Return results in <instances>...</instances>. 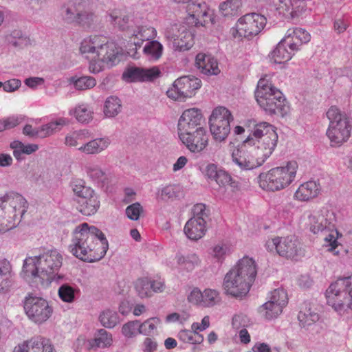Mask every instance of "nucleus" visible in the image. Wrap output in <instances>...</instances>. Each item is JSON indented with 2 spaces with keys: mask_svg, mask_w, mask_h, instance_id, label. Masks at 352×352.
Returning <instances> with one entry per match:
<instances>
[{
  "mask_svg": "<svg viewBox=\"0 0 352 352\" xmlns=\"http://www.w3.org/2000/svg\"><path fill=\"white\" fill-rule=\"evenodd\" d=\"M265 246L268 252H276L287 259L298 261L305 255L303 243L294 235L268 239Z\"/></svg>",
  "mask_w": 352,
  "mask_h": 352,
  "instance_id": "10",
  "label": "nucleus"
},
{
  "mask_svg": "<svg viewBox=\"0 0 352 352\" xmlns=\"http://www.w3.org/2000/svg\"><path fill=\"white\" fill-rule=\"evenodd\" d=\"M336 221V214L329 206H323L314 211L308 217L307 226L314 234H323L327 230L332 229Z\"/></svg>",
  "mask_w": 352,
  "mask_h": 352,
  "instance_id": "17",
  "label": "nucleus"
},
{
  "mask_svg": "<svg viewBox=\"0 0 352 352\" xmlns=\"http://www.w3.org/2000/svg\"><path fill=\"white\" fill-rule=\"evenodd\" d=\"M202 306L212 307L219 300V295L217 291L212 289H206L203 292Z\"/></svg>",
  "mask_w": 352,
  "mask_h": 352,
  "instance_id": "53",
  "label": "nucleus"
},
{
  "mask_svg": "<svg viewBox=\"0 0 352 352\" xmlns=\"http://www.w3.org/2000/svg\"><path fill=\"white\" fill-rule=\"evenodd\" d=\"M110 143L108 138H98L82 144L78 149L87 155H96L106 150Z\"/></svg>",
  "mask_w": 352,
  "mask_h": 352,
  "instance_id": "33",
  "label": "nucleus"
},
{
  "mask_svg": "<svg viewBox=\"0 0 352 352\" xmlns=\"http://www.w3.org/2000/svg\"><path fill=\"white\" fill-rule=\"evenodd\" d=\"M267 21V18L260 13H247L237 19L230 33L235 39L250 41L264 30Z\"/></svg>",
  "mask_w": 352,
  "mask_h": 352,
  "instance_id": "9",
  "label": "nucleus"
},
{
  "mask_svg": "<svg viewBox=\"0 0 352 352\" xmlns=\"http://www.w3.org/2000/svg\"><path fill=\"white\" fill-rule=\"evenodd\" d=\"M207 227L205 218L192 217L185 224L184 232L186 236L193 241L201 239L206 233Z\"/></svg>",
  "mask_w": 352,
  "mask_h": 352,
  "instance_id": "27",
  "label": "nucleus"
},
{
  "mask_svg": "<svg viewBox=\"0 0 352 352\" xmlns=\"http://www.w3.org/2000/svg\"><path fill=\"white\" fill-rule=\"evenodd\" d=\"M164 36L168 45L175 52L188 51L195 43V32L182 24L174 23L168 25L165 30Z\"/></svg>",
  "mask_w": 352,
  "mask_h": 352,
  "instance_id": "11",
  "label": "nucleus"
},
{
  "mask_svg": "<svg viewBox=\"0 0 352 352\" xmlns=\"http://www.w3.org/2000/svg\"><path fill=\"white\" fill-rule=\"evenodd\" d=\"M105 44V37L102 36H90L85 38L80 46V53L89 60H98L99 52Z\"/></svg>",
  "mask_w": 352,
  "mask_h": 352,
  "instance_id": "24",
  "label": "nucleus"
},
{
  "mask_svg": "<svg viewBox=\"0 0 352 352\" xmlns=\"http://www.w3.org/2000/svg\"><path fill=\"white\" fill-rule=\"evenodd\" d=\"M175 260L179 267L187 271H192L201 263L199 256L195 253H189L186 255L177 253Z\"/></svg>",
  "mask_w": 352,
  "mask_h": 352,
  "instance_id": "38",
  "label": "nucleus"
},
{
  "mask_svg": "<svg viewBox=\"0 0 352 352\" xmlns=\"http://www.w3.org/2000/svg\"><path fill=\"white\" fill-rule=\"evenodd\" d=\"M176 85L181 89L182 94L186 98H190L195 90L201 86V81L194 76H183L176 80Z\"/></svg>",
  "mask_w": 352,
  "mask_h": 352,
  "instance_id": "32",
  "label": "nucleus"
},
{
  "mask_svg": "<svg viewBox=\"0 0 352 352\" xmlns=\"http://www.w3.org/2000/svg\"><path fill=\"white\" fill-rule=\"evenodd\" d=\"M229 253V248L227 245L223 243H219L215 245L211 252L212 256L217 259L219 262L222 263L226 255Z\"/></svg>",
  "mask_w": 352,
  "mask_h": 352,
  "instance_id": "57",
  "label": "nucleus"
},
{
  "mask_svg": "<svg viewBox=\"0 0 352 352\" xmlns=\"http://www.w3.org/2000/svg\"><path fill=\"white\" fill-rule=\"evenodd\" d=\"M134 289L140 298L152 296V290L150 287V278L148 277L138 278L134 282Z\"/></svg>",
  "mask_w": 352,
  "mask_h": 352,
  "instance_id": "46",
  "label": "nucleus"
},
{
  "mask_svg": "<svg viewBox=\"0 0 352 352\" xmlns=\"http://www.w3.org/2000/svg\"><path fill=\"white\" fill-rule=\"evenodd\" d=\"M109 21L121 30H126L129 28L130 16L124 10L115 9L109 13Z\"/></svg>",
  "mask_w": 352,
  "mask_h": 352,
  "instance_id": "40",
  "label": "nucleus"
},
{
  "mask_svg": "<svg viewBox=\"0 0 352 352\" xmlns=\"http://www.w3.org/2000/svg\"><path fill=\"white\" fill-rule=\"evenodd\" d=\"M0 208L3 212L19 223L28 208V204L21 195L11 191L0 197Z\"/></svg>",
  "mask_w": 352,
  "mask_h": 352,
  "instance_id": "14",
  "label": "nucleus"
},
{
  "mask_svg": "<svg viewBox=\"0 0 352 352\" xmlns=\"http://www.w3.org/2000/svg\"><path fill=\"white\" fill-rule=\"evenodd\" d=\"M142 212L143 208L139 203L133 204L126 208V214L127 217L133 221L138 220L140 214Z\"/></svg>",
  "mask_w": 352,
  "mask_h": 352,
  "instance_id": "59",
  "label": "nucleus"
},
{
  "mask_svg": "<svg viewBox=\"0 0 352 352\" xmlns=\"http://www.w3.org/2000/svg\"><path fill=\"white\" fill-rule=\"evenodd\" d=\"M10 146L14 149L13 154L16 158H19L21 153L30 155L38 148L37 144H30L25 145L19 141H14L11 143Z\"/></svg>",
  "mask_w": 352,
  "mask_h": 352,
  "instance_id": "48",
  "label": "nucleus"
},
{
  "mask_svg": "<svg viewBox=\"0 0 352 352\" xmlns=\"http://www.w3.org/2000/svg\"><path fill=\"white\" fill-rule=\"evenodd\" d=\"M195 66L205 75H217L220 73L217 60L210 54L198 53L195 57Z\"/></svg>",
  "mask_w": 352,
  "mask_h": 352,
  "instance_id": "28",
  "label": "nucleus"
},
{
  "mask_svg": "<svg viewBox=\"0 0 352 352\" xmlns=\"http://www.w3.org/2000/svg\"><path fill=\"white\" fill-rule=\"evenodd\" d=\"M326 116L329 120L327 136L331 146H340L346 142L351 136L352 124L350 119L336 106H331Z\"/></svg>",
  "mask_w": 352,
  "mask_h": 352,
  "instance_id": "8",
  "label": "nucleus"
},
{
  "mask_svg": "<svg viewBox=\"0 0 352 352\" xmlns=\"http://www.w3.org/2000/svg\"><path fill=\"white\" fill-rule=\"evenodd\" d=\"M204 118L201 109L195 107L186 109L178 120V135L204 127Z\"/></svg>",
  "mask_w": 352,
  "mask_h": 352,
  "instance_id": "19",
  "label": "nucleus"
},
{
  "mask_svg": "<svg viewBox=\"0 0 352 352\" xmlns=\"http://www.w3.org/2000/svg\"><path fill=\"white\" fill-rule=\"evenodd\" d=\"M296 52H297L296 45L292 44L289 40L284 37L269 56L272 62L281 64L289 60Z\"/></svg>",
  "mask_w": 352,
  "mask_h": 352,
  "instance_id": "25",
  "label": "nucleus"
},
{
  "mask_svg": "<svg viewBox=\"0 0 352 352\" xmlns=\"http://www.w3.org/2000/svg\"><path fill=\"white\" fill-rule=\"evenodd\" d=\"M278 142L277 128L267 122L254 124L240 147L232 152L233 162L242 170L261 166L272 155Z\"/></svg>",
  "mask_w": 352,
  "mask_h": 352,
  "instance_id": "1",
  "label": "nucleus"
},
{
  "mask_svg": "<svg viewBox=\"0 0 352 352\" xmlns=\"http://www.w3.org/2000/svg\"><path fill=\"white\" fill-rule=\"evenodd\" d=\"M12 352H56L52 342L44 337H32L19 343Z\"/></svg>",
  "mask_w": 352,
  "mask_h": 352,
  "instance_id": "21",
  "label": "nucleus"
},
{
  "mask_svg": "<svg viewBox=\"0 0 352 352\" xmlns=\"http://www.w3.org/2000/svg\"><path fill=\"white\" fill-rule=\"evenodd\" d=\"M75 87L78 90H86L94 87L96 80L91 76H82L74 81Z\"/></svg>",
  "mask_w": 352,
  "mask_h": 352,
  "instance_id": "55",
  "label": "nucleus"
},
{
  "mask_svg": "<svg viewBox=\"0 0 352 352\" xmlns=\"http://www.w3.org/2000/svg\"><path fill=\"white\" fill-rule=\"evenodd\" d=\"M73 114L82 123H87L93 119V109L87 104H80L75 107Z\"/></svg>",
  "mask_w": 352,
  "mask_h": 352,
  "instance_id": "45",
  "label": "nucleus"
},
{
  "mask_svg": "<svg viewBox=\"0 0 352 352\" xmlns=\"http://www.w3.org/2000/svg\"><path fill=\"white\" fill-rule=\"evenodd\" d=\"M101 324L107 328L114 327L119 322L118 314L114 311L106 310L100 315Z\"/></svg>",
  "mask_w": 352,
  "mask_h": 352,
  "instance_id": "50",
  "label": "nucleus"
},
{
  "mask_svg": "<svg viewBox=\"0 0 352 352\" xmlns=\"http://www.w3.org/2000/svg\"><path fill=\"white\" fill-rule=\"evenodd\" d=\"M68 124L65 118H59L54 122H51L43 125L40 130L34 131L31 125L27 124L24 126L23 132L26 135L45 138L52 135L54 131L60 130V128Z\"/></svg>",
  "mask_w": 352,
  "mask_h": 352,
  "instance_id": "30",
  "label": "nucleus"
},
{
  "mask_svg": "<svg viewBox=\"0 0 352 352\" xmlns=\"http://www.w3.org/2000/svg\"><path fill=\"white\" fill-rule=\"evenodd\" d=\"M65 18L67 21L76 22L83 27H90L96 21V16L90 10L85 1L76 0L65 10Z\"/></svg>",
  "mask_w": 352,
  "mask_h": 352,
  "instance_id": "18",
  "label": "nucleus"
},
{
  "mask_svg": "<svg viewBox=\"0 0 352 352\" xmlns=\"http://www.w3.org/2000/svg\"><path fill=\"white\" fill-rule=\"evenodd\" d=\"M188 300L191 303L202 306V292L198 288H194L188 296Z\"/></svg>",
  "mask_w": 352,
  "mask_h": 352,
  "instance_id": "61",
  "label": "nucleus"
},
{
  "mask_svg": "<svg viewBox=\"0 0 352 352\" xmlns=\"http://www.w3.org/2000/svg\"><path fill=\"white\" fill-rule=\"evenodd\" d=\"M231 112L224 107H217L209 118L210 132L216 141L222 142L230 132Z\"/></svg>",
  "mask_w": 352,
  "mask_h": 352,
  "instance_id": "12",
  "label": "nucleus"
},
{
  "mask_svg": "<svg viewBox=\"0 0 352 352\" xmlns=\"http://www.w3.org/2000/svg\"><path fill=\"white\" fill-rule=\"evenodd\" d=\"M87 175L94 181L102 182L105 178V173L97 164L89 163L85 166Z\"/></svg>",
  "mask_w": 352,
  "mask_h": 352,
  "instance_id": "51",
  "label": "nucleus"
},
{
  "mask_svg": "<svg viewBox=\"0 0 352 352\" xmlns=\"http://www.w3.org/2000/svg\"><path fill=\"white\" fill-rule=\"evenodd\" d=\"M24 309L32 321L39 324L47 321L53 312L52 307L45 299L32 294L25 297Z\"/></svg>",
  "mask_w": 352,
  "mask_h": 352,
  "instance_id": "13",
  "label": "nucleus"
},
{
  "mask_svg": "<svg viewBox=\"0 0 352 352\" xmlns=\"http://www.w3.org/2000/svg\"><path fill=\"white\" fill-rule=\"evenodd\" d=\"M179 87L176 85V80L166 91L167 96L173 100H183L186 99L184 95L182 94Z\"/></svg>",
  "mask_w": 352,
  "mask_h": 352,
  "instance_id": "60",
  "label": "nucleus"
},
{
  "mask_svg": "<svg viewBox=\"0 0 352 352\" xmlns=\"http://www.w3.org/2000/svg\"><path fill=\"white\" fill-rule=\"evenodd\" d=\"M179 140L192 153H199L208 145L209 135L205 126L178 135Z\"/></svg>",
  "mask_w": 352,
  "mask_h": 352,
  "instance_id": "20",
  "label": "nucleus"
},
{
  "mask_svg": "<svg viewBox=\"0 0 352 352\" xmlns=\"http://www.w3.org/2000/svg\"><path fill=\"white\" fill-rule=\"evenodd\" d=\"M12 277L0 276V293L6 294L12 286Z\"/></svg>",
  "mask_w": 352,
  "mask_h": 352,
  "instance_id": "62",
  "label": "nucleus"
},
{
  "mask_svg": "<svg viewBox=\"0 0 352 352\" xmlns=\"http://www.w3.org/2000/svg\"><path fill=\"white\" fill-rule=\"evenodd\" d=\"M69 249L76 258L93 263L104 256L109 244L100 230L94 226H89L87 223H82L73 231Z\"/></svg>",
  "mask_w": 352,
  "mask_h": 352,
  "instance_id": "2",
  "label": "nucleus"
},
{
  "mask_svg": "<svg viewBox=\"0 0 352 352\" xmlns=\"http://www.w3.org/2000/svg\"><path fill=\"white\" fill-rule=\"evenodd\" d=\"M160 320L158 318H151L143 323L139 322V333L148 336L153 333Z\"/></svg>",
  "mask_w": 352,
  "mask_h": 352,
  "instance_id": "52",
  "label": "nucleus"
},
{
  "mask_svg": "<svg viewBox=\"0 0 352 352\" xmlns=\"http://www.w3.org/2000/svg\"><path fill=\"white\" fill-rule=\"evenodd\" d=\"M325 297L327 305L337 312L352 309V275L339 277L331 283Z\"/></svg>",
  "mask_w": 352,
  "mask_h": 352,
  "instance_id": "7",
  "label": "nucleus"
},
{
  "mask_svg": "<svg viewBox=\"0 0 352 352\" xmlns=\"http://www.w3.org/2000/svg\"><path fill=\"white\" fill-rule=\"evenodd\" d=\"M287 303L286 291L281 288L276 289L270 293L268 300L258 308V312L265 319L272 320L282 314Z\"/></svg>",
  "mask_w": 352,
  "mask_h": 352,
  "instance_id": "16",
  "label": "nucleus"
},
{
  "mask_svg": "<svg viewBox=\"0 0 352 352\" xmlns=\"http://www.w3.org/2000/svg\"><path fill=\"white\" fill-rule=\"evenodd\" d=\"M276 7L280 14L288 19H293L304 10L305 0H278Z\"/></svg>",
  "mask_w": 352,
  "mask_h": 352,
  "instance_id": "29",
  "label": "nucleus"
},
{
  "mask_svg": "<svg viewBox=\"0 0 352 352\" xmlns=\"http://www.w3.org/2000/svg\"><path fill=\"white\" fill-rule=\"evenodd\" d=\"M113 338L111 333L104 329H100L92 339L87 340L84 336H80L76 340L78 346L84 347L87 351L96 350L98 348H107L111 346Z\"/></svg>",
  "mask_w": 352,
  "mask_h": 352,
  "instance_id": "22",
  "label": "nucleus"
},
{
  "mask_svg": "<svg viewBox=\"0 0 352 352\" xmlns=\"http://www.w3.org/2000/svg\"><path fill=\"white\" fill-rule=\"evenodd\" d=\"M242 7L241 0H225L219 5V11L224 16L236 15Z\"/></svg>",
  "mask_w": 352,
  "mask_h": 352,
  "instance_id": "44",
  "label": "nucleus"
},
{
  "mask_svg": "<svg viewBox=\"0 0 352 352\" xmlns=\"http://www.w3.org/2000/svg\"><path fill=\"white\" fill-rule=\"evenodd\" d=\"M122 333L127 338H132L139 333V321L134 320L124 324L122 328Z\"/></svg>",
  "mask_w": 352,
  "mask_h": 352,
  "instance_id": "58",
  "label": "nucleus"
},
{
  "mask_svg": "<svg viewBox=\"0 0 352 352\" xmlns=\"http://www.w3.org/2000/svg\"><path fill=\"white\" fill-rule=\"evenodd\" d=\"M298 169L296 161L270 168L257 177L258 186L267 192H276L288 188L296 179Z\"/></svg>",
  "mask_w": 352,
  "mask_h": 352,
  "instance_id": "6",
  "label": "nucleus"
},
{
  "mask_svg": "<svg viewBox=\"0 0 352 352\" xmlns=\"http://www.w3.org/2000/svg\"><path fill=\"white\" fill-rule=\"evenodd\" d=\"M285 38L289 40L292 44L296 45L298 52L300 45L310 41L311 34L301 28H291L287 30Z\"/></svg>",
  "mask_w": 352,
  "mask_h": 352,
  "instance_id": "36",
  "label": "nucleus"
},
{
  "mask_svg": "<svg viewBox=\"0 0 352 352\" xmlns=\"http://www.w3.org/2000/svg\"><path fill=\"white\" fill-rule=\"evenodd\" d=\"M179 187L175 185H167L159 188L156 193V199L159 202L173 201L178 197Z\"/></svg>",
  "mask_w": 352,
  "mask_h": 352,
  "instance_id": "43",
  "label": "nucleus"
},
{
  "mask_svg": "<svg viewBox=\"0 0 352 352\" xmlns=\"http://www.w3.org/2000/svg\"><path fill=\"white\" fill-rule=\"evenodd\" d=\"M119 54L120 50L117 45L113 42L108 41L105 37V44L103 45L99 52L98 61L115 65L118 61Z\"/></svg>",
  "mask_w": 352,
  "mask_h": 352,
  "instance_id": "35",
  "label": "nucleus"
},
{
  "mask_svg": "<svg viewBox=\"0 0 352 352\" xmlns=\"http://www.w3.org/2000/svg\"><path fill=\"white\" fill-rule=\"evenodd\" d=\"M300 324L303 327L310 326L319 320V315L309 302H304L298 315Z\"/></svg>",
  "mask_w": 352,
  "mask_h": 352,
  "instance_id": "37",
  "label": "nucleus"
},
{
  "mask_svg": "<svg viewBox=\"0 0 352 352\" xmlns=\"http://www.w3.org/2000/svg\"><path fill=\"white\" fill-rule=\"evenodd\" d=\"M18 223L14 219L3 212L2 209L0 208V232H6L12 229Z\"/></svg>",
  "mask_w": 352,
  "mask_h": 352,
  "instance_id": "56",
  "label": "nucleus"
},
{
  "mask_svg": "<svg viewBox=\"0 0 352 352\" xmlns=\"http://www.w3.org/2000/svg\"><path fill=\"white\" fill-rule=\"evenodd\" d=\"M157 30L151 26H139L129 37V41L136 47L140 48L144 41H149L155 38Z\"/></svg>",
  "mask_w": 352,
  "mask_h": 352,
  "instance_id": "31",
  "label": "nucleus"
},
{
  "mask_svg": "<svg viewBox=\"0 0 352 352\" xmlns=\"http://www.w3.org/2000/svg\"><path fill=\"white\" fill-rule=\"evenodd\" d=\"M321 192L319 182L309 180L301 184L294 194V199L300 202H307L316 198Z\"/></svg>",
  "mask_w": 352,
  "mask_h": 352,
  "instance_id": "26",
  "label": "nucleus"
},
{
  "mask_svg": "<svg viewBox=\"0 0 352 352\" xmlns=\"http://www.w3.org/2000/svg\"><path fill=\"white\" fill-rule=\"evenodd\" d=\"M163 50L164 47L162 43L153 39L145 45L143 53L150 60H157L162 57Z\"/></svg>",
  "mask_w": 352,
  "mask_h": 352,
  "instance_id": "41",
  "label": "nucleus"
},
{
  "mask_svg": "<svg viewBox=\"0 0 352 352\" xmlns=\"http://www.w3.org/2000/svg\"><path fill=\"white\" fill-rule=\"evenodd\" d=\"M62 264V254L56 250H50L38 256L26 258L23 272L28 277L50 280L58 272Z\"/></svg>",
  "mask_w": 352,
  "mask_h": 352,
  "instance_id": "5",
  "label": "nucleus"
},
{
  "mask_svg": "<svg viewBox=\"0 0 352 352\" xmlns=\"http://www.w3.org/2000/svg\"><path fill=\"white\" fill-rule=\"evenodd\" d=\"M257 274L255 261L248 256L239 259L226 273L223 287L227 294L234 297L245 296Z\"/></svg>",
  "mask_w": 352,
  "mask_h": 352,
  "instance_id": "3",
  "label": "nucleus"
},
{
  "mask_svg": "<svg viewBox=\"0 0 352 352\" xmlns=\"http://www.w3.org/2000/svg\"><path fill=\"white\" fill-rule=\"evenodd\" d=\"M255 98L260 107L270 115L283 117L289 111L288 102L280 90L274 85L270 75H264L258 80Z\"/></svg>",
  "mask_w": 352,
  "mask_h": 352,
  "instance_id": "4",
  "label": "nucleus"
},
{
  "mask_svg": "<svg viewBox=\"0 0 352 352\" xmlns=\"http://www.w3.org/2000/svg\"><path fill=\"white\" fill-rule=\"evenodd\" d=\"M122 110L120 100L116 96L108 97L104 105V114L107 118H114L118 115Z\"/></svg>",
  "mask_w": 352,
  "mask_h": 352,
  "instance_id": "42",
  "label": "nucleus"
},
{
  "mask_svg": "<svg viewBox=\"0 0 352 352\" xmlns=\"http://www.w3.org/2000/svg\"><path fill=\"white\" fill-rule=\"evenodd\" d=\"M100 206V201L96 192L82 201H77V210L85 216H91L96 214Z\"/></svg>",
  "mask_w": 352,
  "mask_h": 352,
  "instance_id": "34",
  "label": "nucleus"
},
{
  "mask_svg": "<svg viewBox=\"0 0 352 352\" xmlns=\"http://www.w3.org/2000/svg\"><path fill=\"white\" fill-rule=\"evenodd\" d=\"M71 188L74 195L76 197V202L77 201H82L96 192L91 187L86 185L84 180L79 179L72 182Z\"/></svg>",
  "mask_w": 352,
  "mask_h": 352,
  "instance_id": "39",
  "label": "nucleus"
},
{
  "mask_svg": "<svg viewBox=\"0 0 352 352\" xmlns=\"http://www.w3.org/2000/svg\"><path fill=\"white\" fill-rule=\"evenodd\" d=\"M178 338L186 343L197 344L204 341V336L194 330H182L178 333Z\"/></svg>",
  "mask_w": 352,
  "mask_h": 352,
  "instance_id": "47",
  "label": "nucleus"
},
{
  "mask_svg": "<svg viewBox=\"0 0 352 352\" xmlns=\"http://www.w3.org/2000/svg\"><path fill=\"white\" fill-rule=\"evenodd\" d=\"M212 16V10L204 1L190 0L186 6L185 20L188 25L198 27L205 26L209 21L213 23Z\"/></svg>",
  "mask_w": 352,
  "mask_h": 352,
  "instance_id": "15",
  "label": "nucleus"
},
{
  "mask_svg": "<svg viewBox=\"0 0 352 352\" xmlns=\"http://www.w3.org/2000/svg\"><path fill=\"white\" fill-rule=\"evenodd\" d=\"M327 232L328 234L324 236V241L327 243V245L329 247V250L333 252L338 245V239L339 237V232L336 229L335 224L332 229L327 230L322 235Z\"/></svg>",
  "mask_w": 352,
  "mask_h": 352,
  "instance_id": "54",
  "label": "nucleus"
},
{
  "mask_svg": "<svg viewBox=\"0 0 352 352\" xmlns=\"http://www.w3.org/2000/svg\"><path fill=\"white\" fill-rule=\"evenodd\" d=\"M214 181L219 185V186H226L230 183L231 181V177L230 175L226 173V171L223 170H219V173L217 175V177L215 178Z\"/></svg>",
  "mask_w": 352,
  "mask_h": 352,
  "instance_id": "64",
  "label": "nucleus"
},
{
  "mask_svg": "<svg viewBox=\"0 0 352 352\" xmlns=\"http://www.w3.org/2000/svg\"><path fill=\"white\" fill-rule=\"evenodd\" d=\"M12 265L10 263L3 259L0 261V276L12 277Z\"/></svg>",
  "mask_w": 352,
  "mask_h": 352,
  "instance_id": "63",
  "label": "nucleus"
},
{
  "mask_svg": "<svg viewBox=\"0 0 352 352\" xmlns=\"http://www.w3.org/2000/svg\"><path fill=\"white\" fill-rule=\"evenodd\" d=\"M160 71L157 67L144 69L141 67H131L125 71L122 78L127 82H149L158 78Z\"/></svg>",
  "mask_w": 352,
  "mask_h": 352,
  "instance_id": "23",
  "label": "nucleus"
},
{
  "mask_svg": "<svg viewBox=\"0 0 352 352\" xmlns=\"http://www.w3.org/2000/svg\"><path fill=\"white\" fill-rule=\"evenodd\" d=\"M78 292V288L68 284H63L58 288V294L62 301L72 303L75 300L76 294Z\"/></svg>",
  "mask_w": 352,
  "mask_h": 352,
  "instance_id": "49",
  "label": "nucleus"
}]
</instances>
